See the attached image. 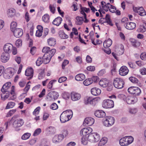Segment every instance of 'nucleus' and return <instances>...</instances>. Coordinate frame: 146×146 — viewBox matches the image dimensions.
Masks as SVG:
<instances>
[{"label": "nucleus", "mask_w": 146, "mask_h": 146, "mask_svg": "<svg viewBox=\"0 0 146 146\" xmlns=\"http://www.w3.org/2000/svg\"><path fill=\"white\" fill-rule=\"evenodd\" d=\"M56 52V50L53 48L50 50L48 52L45 53L42 57L44 64H47L50 62L52 57L54 55Z\"/></svg>", "instance_id": "obj_1"}, {"label": "nucleus", "mask_w": 146, "mask_h": 146, "mask_svg": "<svg viewBox=\"0 0 146 146\" xmlns=\"http://www.w3.org/2000/svg\"><path fill=\"white\" fill-rule=\"evenodd\" d=\"M133 138L131 136H125L119 140V144L121 146H127L133 141Z\"/></svg>", "instance_id": "obj_2"}, {"label": "nucleus", "mask_w": 146, "mask_h": 146, "mask_svg": "<svg viewBox=\"0 0 146 146\" xmlns=\"http://www.w3.org/2000/svg\"><path fill=\"white\" fill-rule=\"evenodd\" d=\"M68 113L72 115V112L71 110H69L64 111L60 116V120L61 122L64 123L70 120L71 117L68 115Z\"/></svg>", "instance_id": "obj_3"}, {"label": "nucleus", "mask_w": 146, "mask_h": 146, "mask_svg": "<svg viewBox=\"0 0 146 146\" xmlns=\"http://www.w3.org/2000/svg\"><path fill=\"white\" fill-rule=\"evenodd\" d=\"M124 82L123 80L120 78H116L113 80L114 86L118 89H121L123 87Z\"/></svg>", "instance_id": "obj_4"}, {"label": "nucleus", "mask_w": 146, "mask_h": 146, "mask_svg": "<svg viewBox=\"0 0 146 146\" xmlns=\"http://www.w3.org/2000/svg\"><path fill=\"white\" fill-rule=\"evenodd\" d=\"M58 96V93L57 92L55 91L50 92L47 95V101L53 102L57 99Z\"/></svg>", "instance_id": "obj_5"}, {"label": "nucleus", "mask_w": 146, "mask_h": 146, "mask_svg": "<svg viewBox=\"0 0 146 146\" xmlns=\"http://www.w3.org/2000/svg\"><path fill=\"white\" fill-rule=\"evenodd\" d=\"M128 91L131 94H134L135 96H138L141 93L140 88L136 87H131L128 89Z\"/></svg>", "instance_id": "obj_6"}, {"label": "nucleus", "mask_w": 146, "mask_h": 146, "mask_svg": "<svg viewBox=\"0 0 146 146\" xmlns=\"http://www.w3.org/2000/svg\"><path fill=\"white\" fill-rule=\"evenodd\" d=\"M104 120V124L106 127H109L112 125L114 122V119L111 117H106Z\"/></svg>", "instance_id": "obj_7"}, {"label": "nucleus", "mask_w": 146, "mask_h": 146, "mask_svg": "<svg viewBox=\"0 0 146 146\" xmlns=\"http://www.w3.org/2000/svg\"><path fill=\"white\" fill-rule=\"evenodd\" d=\"M133 11L141 16H144L146 15V12L142 7H133Z\"/></svg>", "instance_id": "obj_8"}, {"label": "nucleus", "mask_w": 146, "mask_h": 146, "mask_svg": "<svg viewBox=\"0 0 146 146\" xmlns=\"http://www.w3.org/2000/svg\"><path fill=\"white\" fill-rule=\"evenodd\" d=\"M103 106L106 108H113L114 106L113 102V100L109 99L104 100Z\"/></svg>", "instance_id": "obj_9"}, {"label": "nucleus", "mask_w": 146, "mask_h": 146, "mask_svg": "<svg viewBox=\"0 0 146 146\" xmlns=\"http://www.w3.org/2000/svg\"><path fill=\"white\" fill-rule=\"evenodd\" d=\"M94 122V119L91 117L86 118L84 122L83 125L85 126H90L92 125Z\"/></svg>", "instance_id": "obj_10"}, {"label": "nucleus", "mask_w": 146, "mask_h": 146, "mask_svg": "<svg viewBox=\"0 0 146 146\" xmlns=\"http://www.w3.org/2000/svg\"><path fill=\"white\" fill-rule=\"evenodd\" d=\"M13 45L11 44L8 43L5 44L3 47L5 53L9 54L11 52L13 49Z\"/></svg>", "instance_id": "obj_11"}, {"label": "nucleus", "mask_w": 146, "mask_h": 146, "mask_svg": "<svg viewBox=\"0 0 146 146\" xmlns=\"http://www.w3.org/2000/svg\"><path fill=\"white\" fill-rule=\"evenodd\" d=\"M15 37L19 38L21 37L23 34V31L22 29L16 28L15 30L12 31Z\"/></svg>", "instance_id": "obj_12"}, {"label": "nucleus", "mask_w": 146, "mask_h": 146, "mask_svg": "<svg viewBox=\"0 0 146 146\" xmlns=\"http://www.w3.org/2000/svg\"><path fill=\"white\" fill-rule=\"evenodd\" d=\"M11 83L8 82L6 83L3 85L1 90L3 94H5L6 92H9L8 90L11 86Z\"/></svg>", "instance_id": "obj_13"}, {"label": "nucleus", "mask_w": 146, "mask_h": 146, "mask_svg": "<svg viewBox=\"0 0 146 146\" xmlns=\"http://www.w3.org/2000/svg\"><path fill=\"white\" fill-rule=\"evenodd\" d=\"M92 131V129L90 127L83 128L80 131V134L84 136L90 133Z\"/></svg>", "instance_id": "obj_14"}, {"label": "nucleus", "mask_w": 146, "mask_h": 146, "mask_svg": "<svg viewBox=\"0 0 146 146\" xmlns=\"http://www.w3.org/2000/svg\"><path fill=\"white\" fill-rule=\"evenodd\" d=\"M23 123V120L21 119H19L14 121L13 125L15 128H17L21 126Z\"/></svg>", "instance_id": "obj_15"}, {"label": "nucleus", "mask_w": 146, "mask_h": 146, "mask_svg": "<svg viewBox=\"0 0 146 146\" xmlns=\"http://www.w3.org/2000/svg\"><path fill=\"white\" fill-rule=\"evenodd\" d=\"M137 101V99L136 98H134L133 97L129 96L126 98V101L127 103L128 104H134Z\"/></svg>", "instance_id": "obj_16"}, {"label": "nucleus", "mask_w": 146, "mask_h": 146, "mask_svg": "<svg viewBox=\"0 0 146 146\" xmlns=\"http://www.w3.org/2000/svg\"><path fill=\"white\" fill-rule=\"evenodd\" d=\"M128 72V69L125 66H122L119 70L120 74L123 76H124L127 74Z\"/></svg>", "instance_id": "obj_17"}, {"label": "nucleus", "mask_w": 146, "mask_h": 146, "mask_svg": "<svg viewBox=\"0 0 146 146\" xmlns=\"http://www.w3.org/2000/svg\"><path fill=\"white\" fill-rule=\"evenodd\" d=\"M10 55L8 53H3L1 57V60L3 62H6L9 59Z\"/></svg>", "instance_id": "obj_18"}, {"label": "nucleus", "mask_w": 146, "mask_h": 146, "mask_svg": "<svg viewBox=\"0 0 146 146\" xmlns=\"http://www.w3.org/2000/svg\"><path fill=\"white\" fill-rule=\"evenodd\" d=\"M33 70L32 68L27 69L25 72V75L27 76H29L28 79H31L33 77Z\"/></svg>", "instance_id": "obj_19"}, {"label": "nucleus", "mask_w": 146, "mask_h": 146, "mask_svg": "<svg viewBox=\"0 0 146 146\" xmlns=\"http://www.w3.org/2000/svg\"><path fill=\"white\" fill-rule=\"evenodd\" d=\"M136 27V24L133 22L127 23L126 26L125 25V28L129 30H132L135 28Z\"/></svg>", "instance_id": "obj_20"}, {"label": "nucleus", "mask_w": 146, "mask_h": 146, "mask_svg": "<svg viewBox=\"0 0 146 146\" xmlns=\"http://www.w3.org/2000/svg\"><path fill=\"white\" fill-rule=\"evenodd\" d=\"M71 98L73 101H76L80 98V94L78 93L72 92L71 93Z\"/></svg>", "instance_id": "obj_21"}, {"label": "nucleus", "mask_w": 146, "mask_h": 146, "mask_svg": "<svg viewBox=\"0 0 146 146\" xmlns=\"http://www.w3.org/2000/svg\"><path fill=\"white\" fill-rule=\"evenodd\" d=\"M91 93L93 95L98 96L100 94L101 90L97 88H93L91 90Z\"/></svg>", "instance_id": "obj_22"}, {"label": "nucleus", "mask_w": 146, "mask_h": 146, "mask_svg": "<svg viewBox=\"0 0 146 146\" xmlns=\"http://www.w3.org/2000/svg\"><path fill=\"white\" fill-rule=\"evenodd\" d=\"M99 98H96L91 100L90 98H88L87 99V101H86L85 103L86 104L90 103V104L92 106H94L96 104L97 101Z\"/></svg>", "instance_id": "obj_23"}, {"label": "nucleus", "mask_w": 146, "mask_h": 146, "mask_svg": "<svg viewBox=\"0 0 146 146\" xmlns=\"http://www.w3.org/2000/svg\"><path fill=\"white\" fill-rule=\"evenodd\" d=\"M95 115L99 118L103 117L105 116V113L102 110H97L94 113Z\"/></svg>", "instance_id": "obj_24"}, {"label": "nucleus", "mask_w": 146, "mask_h": 146, "mask_svg": "<svg viewBox=\"0 0 146 146\" xmlns=\"http://www.w3.org/2000/svg\"><path fill=\"white\" fill-rule=\"evenodd\" d=\"M90 136L92 139V141H93L97 142L100 139V137L99 135L96 133H94L93 135H90Z\"/></svg>", "instance_id": "obj_25"}, {"label": "nucleus", "mask_w": 146, "mask_h": 146, "mask_svg": "<svg viewBox=\"0 0 146 146\" xmlns=\"http://www.w3.org/2000/svg\"><path fill=\"white\" fill-rule=\"evenodd\" d=\"M108 83V81L106 79H102L99 82L100 85L103 87H106Z\"/></svg>", "instance_id": "obj_26"}, {"label": "nucleus", "mask_w": 146, "mask_h": 146, "mask_svg": "<svg viewBox=\"0 0 146 146\" xmlns=\"http://www.w3.org/2000/svg\"><path fill=\"white\" fill-rule=\"evenodd\" d=\"M62 20V18L60 17H58L55 19L52 22L53 24L58 26L61 23Z\"/></svg>", "instance_id": "obj_27"}, {"label": "nucleus", "mask_w": 146, "mask_h": 146, "mask_svg": "<svg viewBox=\"0 0 146 146\" xmlns=\"http://www.w3.org/2000/svg\"><path fill=\"white\" fill-rule=\"evenodd\" d=\"M85 78V75L82 74H80L76 75L75 77V79L77 81H80L84 80Z\"/></svg>", "instance_id": "obj_28"}, {"label": "nucleus", "mask_w": 146, "mask_h": 146, "mask_svg": "<svg viewBox=\"0 0 146 146\" xmlns=\"http://www.w3.org/2000/svg\"><path fill=\"white\" fill-rule=\"evenodd\" d=\"M112 44V40L110 39H109L104 42L103 46L105 48H108Z\"/></svg>", "instance_id": "obj_29"}, {"label": "nucleus", "mask_w": 146, "mask_h": 146, "mask_svg": "<svg viewBox=\"0 0 146 146\" xmlns=\"http://www.w3.org/2000/svg\"><path fill=\"white\" fill-rule=\"evenodd\" d=\"M105 19L106 23H107L108 24L111 26L113 25V24L112 23L111 20L110 19V16L109 14H107L106 15Z\"/></svg>", "instance_id": "obj_30"}, {"label": "nucleus", "mask_w": 146, "mask_h": 146, "mask_svg": "<svg viewBox=\"0 0 146 146\" xmlns=\"http://www.w3.org/2000/svg\"><path fill=\"white\" fill-rule=\"evenodd\" d=\"M76 19L77 21L76 22V25H81L82 24L84 20L83 18L82 17L77 16Z\"/></svg>", "instance_id": "obj_31"}, {"label": "nucleus", "mask_w": 146, "mask_h": 146, "mask_svg": "<svg viewBox=\"0 0 146 146\" xmlns=\"http://www.w3.org/2000/svg\"><path fill=\"white\" fill-rule=\"evenodd\" d=\"M48 44L50 46H54L56 44L55 39L52 38H50L47 40Z\"/></svg>", "instance_id": "obj_32"}, {"label": "nucleus", "mask_w": 146, "mask_h": 146, "mask_svg": "<svg viewBox=\"0 0 146 146\" xmlns=\"http://www.w3.org/2000/svg\"><path fill=\"white\" fill-rule=\"evenodd\" d=\"M108 141L106 137L102 138L100 141L99 143V146H102L105 145Z\"/></svg>", "instance_id": "obj_33"}, {"label": "nucleus", "mask_w": 146, "mask_h": 146, "mask_svg": "<svg viewBox=\"0 0 146 146\" xmlns=\"http://www.w3.org/2000/svg\"><path fill=\"white\" fill-rule=\"evenodd\" d=\"M14 86H13L11 87V90L10 92L11 95H12V96L10 97V99L13 100L16 98V97L15 95V92H14Z\"/></svg>", "instance_id": "obj_34"}, {"label": "nucleus", "mask_w": 146, "mask_h": 146, "mask_svg": "<svg viewBox=\"0 0 146 146\" xmlns=\"http://www.w3.org/2000/svg\"><path fill=\"white\" fill-rule=\"evenodd\" d=\"M15 10L13 9H9L7 11V14L9 16L12 17L15 15Z\"/></svg>", "instance_id": "obj_35"}, {"label": "nucleus", "mask_w": 146, "mask_h": 146, "mask_svg": "<svg viewBox=\"0 0 146 146\" xmlns=\"http://www.w3.org/2000/svg\"><path fill=\"white\" fill-rule=\"evenodd\" d=\"M83 83L86 86H88L92 83V80L91 78L87 79L83 82Z\"/></svg>", "instance_id": "obj_36"}, {"label": "nucleus", "mask_w": 146, "mask_h": 146, "mask_svg": "<svg viewBox=\"0 0 146 146\" xmlns=\"http://www.w3.org/2000/svg\"><path fill=\"white\" fill-rule=\"evenodd\" d=\"M132 45L135 47H137L140 46V43L137 42L135 40L132 39L131 40Z\"/></svg>", "instance_id": "obj_37"}, {"label": "nucleus", "mask_w": 146, "mask_h": 146, "mask_svg": "<svg viewBox=\"0 0 146 146\" xmlns=\"http://www.w3.org/2000/svg\"><path fill=\"white\" fill-rule=\"evenodd\" d=\"M31 134L30 133H24L22 136L21 139L23 140H26L29 139L31 136Z\"/></svg>", "instance_id": "obj_38"}, {"label": "nucleus", "mask_w": 146, "mask_h": 146, "mask_svg": "<svg viewBox=\"0 0 146 146\" xmlns=\"http://www.w3.org/2000/svg\"><path fill=\"white\" fill-rule=\"evenodd\" d=\"M15 105V103L13 102H10L8 103L5 109H8L10 108H12Z\"/></svg>", "instance_id": "obj_39"}, {"label": "nucleus", "mask_w": 146, "mask_h": 146, "mask_svg": "<svg viewBox=\"0 0 146 146\" xmlns=\"http://www.w3.org/2000/svg\"><path fill=\"white\" fill-rule=\"evenodd\" d=\"M17 25V24L16 22H13L11 24V30L12 31L15 30Z\"/></svg>", "instance_id": "obj_40"}, {"label": "nucleus", "mask_w": 146, "mask_h": 146, "mask_svg": "<svg viewBox=\"0 0 146 146\" xmlns=\"http://www.w3.org/2000/svg\"><path fill=\"white\" fill-rule=\"evenodd\" d=\"M117 54L118 55H121L123 54L124 52L123 47H121L120 48H118L116 50Z\"/></svg>", "instance_id": "obj_41"}, {"label": "nucleus", "mask_w": 146, "mask_h": 146, "mask_svg": "<svg viewBox=\"0 0 146 146\" xmlns=\"http://www.w3.org/2000/svg\"><path fill=\"white\" fill-rule=\"evenodd\" d=\"M8 93H6V94L4 95L5 94H1V99L3 100H5L7 99L9 97L10 94L9 92H7Z\"/></svg>", "instance_id": "obj_42"}, {"label": "nucleus", "mask_w": 146, "mask_h": 146, "mask_svg": "<svg viewBox=\"0 0 146 146\" xmlns=\"http://www.w3.org/2000/svg\"><path fill=\"white\" fill-rule=\"evenodd\" d=\"M42 20L45 23L48 22L49 20V15L47 14L44 15L42 17Z\"/></svg>", "instance_id": "obj_43"}, {"label": "nucleus", "mask_w": 146, "mask_h": 146, "mask_svg": "<svg viewBox=\"0 0 146 146\" xmlns=\"http://www.w3.org/2000/svg\"><path fill=\"white\" fill-rule=\"evenodd\" d=\"M129 79L131 82L134 83H137L138 82L137 79L133 76L130 77Z\"/></svg>", "instance_id": "obj_44"}, {"label": "nucleus", "mask_w": 146, "mask_h": 146, "mask_svg": "<svg viewBox=\"0 0 146 146\" xmlns=\"http://www.w3.org/2000/svg\"><path fill=\"white\" fill-rule=\"evenodd\" d=\"M43 62L44 63V61H43L42 60L41 58L40 57L38 59L36 62V64L37 66H40V65L42 64Z\"/></svg>", "instance_id": "obj_45"}, {"label": "nucleus", "mask_w": 146, "mask_h": 146, "mask_svg": "<svg viewBox=\"0 0 146 146\" xmlns=\"http://www.w3.org/2000/svg\"><path fill=\"white\" fill-rule=\"evenodd\" d=\"M41 132V130L40 128H38L36 129L34 131L33 135L34 136L38 135Z\"/></svg>", "instance_id": "obj_46"}, {"label": "nucleus", "mask_w": 146, "mask_h": 146, "mask_svg": "<svg viewBox=\"0 0 146 146\" xmlns=\"http://www.w3.org/2000/svg\"><path fill=\"white\" fill-rule=\"evenodd\" d=\"M59 35L60 37L62 39H66L68 38V35H67L63 32H62L60 33Z\"/></svg>", "instance_id": "obj_47"}, {"label": "nucleus", "mask_w": 146, "mask_h": 146, "mask_svg": "<svg viewBox=\"0 0 146 146\" xmlns=\"http://www.w3.org/2000/svg\"><path fill=\"white\" fill-rule=\"evenodd\" d=\"M16 111V109L13 110H10L9 112L7 113L6 116L7 117H9L11 116L13 114H14Z\"/></svg>", "instance_id": "obj_48"}, {"label": "nucleus", "mask_w": 146, "mask_h": 146, "mask_svg": "<svg viewBox=\"0 0 146 146\" xmlns=\"http://www.w3.org/2000/svg\"><path fill=\"white\" fill-rule=\"evenodd\" d=\"M58 108V105L55 103H52L51 105L50 108L53 110H56Z\"/></svg>", "instance_id": "obj_49"}, {"label": "nucleus", "mask_w": 146, "mask_h": 146, "mask_svg": "<svg viewBox=\"0 0 146 146\" xmlns=\"http://www.w3.org/2000/svg\"><path fill=\"white\" fill-rule=\"evenodd\" d=\"M92 80V83L93 82H96L99 80V78L96 76H94L92 77V78H91Z\"/></svg>", "instance_id": "obj_50"}, {"label": "nucleus", "mask_w": 146, "mask_h": 146, "mask_svg": "<svg viewBox=\"0 0 146 146\" xmlns=\"http://www.w3.org/2000/svg\"><path fill=\"white\" fill-rule=\"evenodd\" d=\"M22 41L21 39H19L16 42V45L18 47H19L22 45Z\"/></svg>", "instance_id": "obj_51"}, {"label": "nucleus", "mask_w": 146, "mask_h": 146, "mask_svg": "<svg viewBox=\"0 0 146 146\" xmlns=\"http://www.w3.org/2000/svg\"><path fill=\"white\" fill-rule=\"evenodd\" d=\"M56 80H51L50 81L49 83L48 84V89H51L52 86V84L53 83V82H56Z\"/></svg>", "instance_id": "obj_52"}, {"label": "nucleus", "mask_w": 146, "mask_h": 146, "mask_svg": "<svg viewBox=\"0 0 146 146\" xmlns=\"http://www.w3.org/2000/svg\"><path fill=\"white\" fill-rule=\"evenodd\" d=\"M50 50V48L49 47L45 46L42 49V52L46 53L48 52Z\"/></svg>", "instance_id": "obj_53"}, {"label": "nucleus", "mask_w": 146, "mask_h": 146, "mask_svg": "<svg viewBox=\"0 0 146 146\" xmlns=\"http://www.w3.org/2000/svg\"><path fill=\"white\" fill-rule=\"evenodd\" d=\"M140 58L142 60H146V53L144 52L142 53L140 55Z\"/></svg>", "instance_id": "obj_54"}, {"label": "nucleus", "mask_w": 146, "mask_h": 146, "mask_svg": "<svg viewBox=\"0 0 146 146\" xmlns=\"http://www.w3.org/2000/svg\"><path fill=\"white\" fill-rule=\"evenodd\" d=\"M67 79V78L66 77H62L59 78L58 81L59 83H61L65 81Z\"/></svg>", "instance_id": "obj_55"}, {"label": "nucleus", "mask_w": 146, "mask_h": 146, "mask_svg": "<svg viewBox=\"0 0 146 146\" xmlns=\"http://www.w3.org/2000/svg\"><path fill=\"white\" fill-rule=\"evenodd\" d=\"M81 143L82 145H86L88 143V141L86 140L84 137H82L81 139Z\"/></svg>", "instance_id": "obj_56"}, {"label": "nucleus", "mask_w": 146, "mask_h": 146, "mask_svg": "<svg viewBox=\"0 0 146 146\" xmlns=\"http://www.w3.org/2000/svg\"><path fill=\"white\" fill-rule=\"evenodd\" d=\"M69 63V61L67 60H64L62 64V67L63 69H64L65 66Z\"/></svg>", "instance_id": "obj_57"}, {"label": "nucleus", "mask_w": 146, "mask_h": 146, "mask_svg": "<svg viewBox=\"0 0 146 146\" xmlns=\"http://www.w3.org/2000/svg\"><path fill=\"white\" fill-rule=\"evenodd\" d=\"M42 31L37 30L36 33V36L38 37H40L42 35Z\"/></svg>", "instance_id": "obj_58"}, {"label": "nucleus", "mask_w": 146, "mask_h": 146, "mask_svg": "<svg viewBox=\"0 0 146 146\" xmlns=\"http://www.w3.org/2000/svg\"><path fill=\"white\" fill-rule=\"evenodd\" d=\"M49 7L51 12L53 13H55V8L51 5H50Z\"/></svg>", "instance_id": "obj_59"}, {"label": "nucleus", "mask_w": 146, "mask_h": 146, "mask_svg": "<svg viewBox=\"0 0 146 146\" xmlns=\"http://www.w3.org/2000/svg\"><path fill=\"white\" fill-rule=\"evenodd\" d=\"M40 109V108L39 107H38L36 108L33 112V114L35 115H36V114L38 113Z\"/></svg>", "instance_id": "obj_60"}, {"label": "nucleus", "mask_w": 146, "mask_h": 146, "mask_svg": "<svg viewBox=\"0 0 146 146\" xmlns=\"http://www.w3.org/2000/svg\"><path fill=\"white\" fill-rule=\"evenodd\" d=\"M108 86L107 88V90L108 91H110L112 90L113 86L111 84H108L107 85Z\"/></svg>", "instance_id": "obj_61"}, {"label": "nucleus", "mask_w": 146, "mask_h": 146, "mask_svg": "<svg viewBox=\"0 0 146 146\" xmlns=\"http://www.w3.org/2000/svg\"><path fill=\"white\" fill-rule=\"evenodd\" d=\"M140 31L141 33H143L146 31L145 27L144 25H141L140 27Z\"/></svg>", "instance_id": "obj_62"}, {"label": "nucleus", "mask_w": 146, "mask_h": 146, "mask_svg": "<svg viewBox=\"0 0 146 146\" xmlns=\"http://www.w3.org/2000/svg\"><path fill=\"white\" fill-rule=\"evenodd\" d=\"M87 69L88 71H93L95 70V68L94 66H90L88 67L87 68Z\"/></svg>", "instance_id": "obj_63"}, {"label": "nucleus", "mask_w": 146, "mask_h": 146, "mask_svg": "<svg viewBox=\"0 0 146 146\" xmlns=\"http://www.w3.org/2000/svg\"><path fill=\"white\" fill-rule=\"evenodd\" d=\"M3 76L4 78L6 79H9L11 77L9 75V73H8L7 72L4 74Z\"/></svg>", "instance_id": "obj_64"}]
</instances>
